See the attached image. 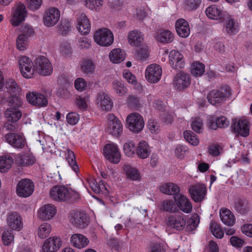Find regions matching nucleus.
<instances>
[{
    "mask_svg": "<svg viewBox=\"0 0 252 252\" xmlns=\"http://www.w3.org/2000/svg\"><path fill=\"white\" fill-rule=\"evenodd\" d=\"M161 209L170 213H175L178 211L176 203L172 200L163 201L161 203Z\"/></svg>",
    "mask_w": 252,
    "mask_h": 252,
    "instance_id": "37998d69",
    "label": "nucleus"
},
{
    "mask_svg": "<svg viewBox=\"0 0 252 252\" xmlns=\"http://www.w3.org/2000/svg\"><path fill=\"white\" fill-rule=\"evenodd\" d=\"M33 182L29 179L21 180L17 184L16 193L20 197L26 198L31 196L34 190Z\"/></svg>",
    "mask_w": 252,
    "mask_h": 252,
    "instance_id": "6e6552de",
    "label": "nucleus"
},
{
    "mask_svg": "<svg viewBox=\"0 0 252 252\" xmlns=\"http://www.w3.org/2000/svg\"><path fill=\"white\" fill-rule=\"evenodd\" d=\"M71 23L68 20H62L59 28L60 32L61 34H66L71 30Z\"/></svg>",
    "mask_w": 252,
    "mask_h": 252,
    "instance_id": "4d7b16f0",
    "label": "nucleus"
},
{
    "mask_svg": "<svg viewBox=\"0 0 252 252\" xmlns=\"http://www.w3.org/2000/svg\"><path fill=\"white\" fill-rule=\"evenodd\" d=\"M176 207L185 213H189L192 209V204L189 199L182 194H179L173 196Z\"/></svg>",
    "mask_w": 252,
    "mask_h": 252,
    "instance_id": "6ab92c4d",
    "label": "nucleus"
},
{
    "mask_svg": "<svg viewBox=\"0 0 252 252\" xmlns=\"http://www.w3.org/2000/svg\"><path fill=\"white\" fill-rule=\"evenodd\" d=\"M12 230H5L2 234V240L3 244L8 246L10 244L14 239V235L12 232Z\"/></svg>",
    "mask_w": 252,
    "mask_h": 252,
    "instance_id": "5fc2aeb1",
    "label": "nucleus"
},
{
    "mask_svg": "<svg viewBox=\"0 0 252 252\" xmlns=\"http://www.w3.org/2000/svg\"><path fill=\"white\" fill-rule=\"evenodd\" d=\"M103 154L106 158H121V154L118 145L114 143L106 144L103 149Z\"/></svg>",
    "mask_w": 252,
    "mask_h": 252,
    "instance_id": "393cba45",
    "label": "nucleus"
},
{
    "mask_svg": "<svg viewBox=\"0 0 252 252\" xmlns=\"http://www.w3.org/2000/svg\"><path fill=\"white\" fill-rule=\"evenodd\" d=\"M231 127L235 133L246 137L249 134V122L245 119L233 120Z\"/></svg>",
    "mask_w": 252,
    "mask_h": 252,
    "instance_id": "aec40b11",
    "label": "nucleus"
},
{
    "mask_svg": "<svg viewBox=\"0 0 252 252\" xmlns=\"http://www.w3.org/2000/svg\"><path fill=\"white\" fill-rule=\"evenodd\" d=\"M167 225L168 228L178 231L183 230L186 227V220L183 215H172L167 220Z\"/></svg>",
    "mask_w": 252,
    "mask_h": 252,
    "instance_id": "f3484780",
    "label": "nucleus"
},
{
    "mask_svg": "<svg viewBox=\"0 0 252 252\" xmlns=\"http://www.w3.org/2000/svg\"><path fill=\"white\" fill-rule=\"evenodd\" d=\"M103 4V0H84L85 6L91 10H97Z\"/></svg>",
    "mask_w": 252,
    "mask_h": 252,
    "instance_id": "de8ad7c7",
    "label": "nucleus"
},
{
    "mask_svg": "<svg viewBox=\"0 0 252 252\" xmlns=\"http://www.w3.org/2000/svg\"><path fill=\"white\" fill-rule=\"evenodd\" d=\"M149 57V51L148 46H143L140 49L137 50L136 53V58L138 60L143 61Z\"/></svg>",
    "mask_w": 252,
    "mask_h": 252,
    "instance_id": "bf43d9fd",
    "label": "nucleus"
},
{
    "mask_svg": "<svg viewBox=\"0 0 252 252\" xmlns=\"http://www.w3.org/2000/svg\"><path fill=\"white\" fill-rule=\"evenodd\" d=\"M7 101L9 107V108L11 107V109H18L19 108L22 106L23 104L22 99L17 94H11L7 98Z\"/></svg>",
    "mask_w": 252,
    "mask_h": 252,
    "instance_id": "a19ab883",
    "label": "nucleus"
},
{
    "mask_svg": "<svg viewBox=\"0 0 252 252\" xmlns=\"http://www.w3.org/2000/svg\"><path fill=\"white\" fill-rule=\"evenodd\" d=\"M21 28L22 33L21 34H24L28 38L32 35L34 32L33 28L27 24L23 25Z\"/></svg>",
    "mask_w": 252,
    "mask_h": 252,
    "instance_id": "774afa93",
    "label": "nucleus"
},
{
    "mask_svg": "<svg viewBox=\"0 0 252 252\" xmlns=\"http://www.w3.org/2000/svg\"><path fill=\"white\" fill-rule=\"evenodd\" d=\"M51 225L47 222H43L38 227L37 235L41 239H44L49 236L51 231Z\"/></svg>",
    "mask_w": 252,
    "mask_h": 252,
    "instance_id": "79ce46f5",
    "label": "nucleus"
},
{
    "mask_svg": "<svg viewBox=\"0 0 252 252\" xmlns=\"http://www.w3.org/2000/svg\"><path fill=\"white\" fill-rule=\"evenodd\" d=\"M127 39L132 46H139L144 40V35L140 31L133 30L128 32Z\"/></svg>",
    "mask_w": 252,
    "mask_h": 252,
    "instance_id": "c85d7f7f",
    "label": "nucleus"
},
{
    "mask_svg": "<svg viewBox=\"0 0 252 252\" xmlns=\"http://www.w3.org/2000/svg\"><path fill=\"white\" fill-rule=\"evenodd\" d=\"M113 87L116 94L120 96L124 95L126 93V89L121 81L115 80L113 83Z\"/></svg>",
    "mask_w": 252,
    "mask_h": 252,
    "instance_id": "6e6d98bb",
    "label": "nucleus"
},
{
    "mask_svg": "<svg viewBox=\"0 0 252 252\" xmlns=\"http://www.w3.org/2000/svg\"><path fill=\"white\" fill-rule=\"evenodd\" d=\"M87 86V82L84 79L82 78H78L75 80V88L77 91L79 92H82L84 91L86 89Z\"/></svg>",
    "mask_w": 252,
    "mask_h": 252,
    "instance_id": "e2e57ef3",
    "label": "nucleus"
},
{
    "mask_svg": "<svg viewBox=\"0 0 252 252\" xmlns=\"http://www.w3.org/2000/svg\"><path fill=\"white\" fill-rule=\"evenodd\" d=\"M19 64L21 73L26 78H31L34 72V64L30 58L26 56L19 58Z\"/></svg>",
    "mask_w": 252,
    "mask_h": 252,
    "instance_id": "9d476101",
    "label": "nucleus"
},
{
    "mask_svg": "<svg viewBox=\"0 0 252 252\" xmlns=\"http://www.w3.org/2000/svg\"><path fill=\"white\" fill-rule=\"evenodd\" d=\"M96 101L99 107L103 111H110L113 107V102L111 99L108 94L104 92H101L97 94Z\"/></svg>",
    "mask_w": 252,
    "mask_h": 252,
    "instance_id": "b1692460",
    "label": "nucleus"
},
{
    "mask_svg": "<svg viewBox=\"0 0 252 252\" xmlns=\"http://www.w3.org/2000/svg\"><path fill=\"white\" fill-rule=\"evenodd\" d=\"M176 32L178 34L183 38L189 36L190 33V28L188 22L183 19L177 20L175 23Z\"/></svg>",
    "mask_w": 252,
    "mask_h": 252,
    "instance_id": "a878e982",
    "label": "nucleus"
},
{
    "mask_svg": "<svg viewBox=\"0 0 252 252\" xmlns=\"http://www.w3.org/2000/svg\"><path fill=\"white\" fill-rule=\"evenodd\" d=\"M27 16V10L25 5L21 2L17 3L11 11L10 23L13 26H18L25 20Z\"/></svg>",
    "mask_w": 252,
    "mask_h": 252,
    "instance_id": "0eeeda50",
    "label": "nucleus"
},
{
    "mask_svg": "<svg viewBox=\"0 0 252 252\" xmlns=\"http://www.w3.org/2000/svg\"><path fill=\"white\" fill-rule=\"evenodd\" d=\"M60 11L56 7H50L46 10L43 16L45 26L51 27L55 26L60 18Z\"/></svg>",
    "mask_w": 252,
    "mask_h": 252,
    "instance_id": "4468645a",
    "label": "nucleus"
},
{
    "mask_svg": "<svg viewBox=\"0 0 252 252\" xmlns=\"http://www.w3.org/2000/svg\"><path fill=\"white\" fill-rule=\"evenodd\" d=\"M4 116L7 121L15 123L21 118L22 112L19 109L8 108L4 112Z\"/></svg>",
    "mask_w": 252,
    "mask_h": 252,
    "instance_id": "72a5a7b5",
    "label": "nucleus"
},
{
    "mask_svg": "<svg viewBox=\"0 0 252 252\" xmlns=\"http://www.w3.org/2000/svg\"><path fill=\"white\" fill-rule=\"evenodd\" d=\"M169 63L172 68L176 70L184 68L185 65L183 55L176 50H172L169 53Z\"/></svg>",
    "mask_w": 252,
    "mask_h": 252,
    "instance_id": "412c9836",
    "label": "nucleus"
},
{
    "mask_svg": "<svg viewBox=\"0 0 252 252\" xmlns=\"http://www.w3.org/2000/svg\"><path fill=\"white\" fill-rule=\"evenodd\" d=\"M5 139L7 142L14 148H23L26 144L25 137L17 133H8L5 135Z\"/></svg>",
    "mask_w": 252,
    "mask_h": 252,
    "instance_id": "5701e85b",
    "label": "nucleus"
},
{
    "mask_svg": "<svg viewBox=\"0 0 252 252\" xmlns=\"http://www.w3.org/2000/svg\"><path fill=\"white\" fill-rule=\"evenodd\" d=\"M199 222V217L197 214H193L191 218L186 222V228L187 231H192L194 230Z\"/></svg>",
    "mask_w": 252,
    "mask_h": 252,
    "instance_id": "a18cd8bd",
    "label": "nucleus"
},
{
    "mask_svg": "<svg viewBox=\"0 0 252 252\" xmlns=\"http://www.w3.org/2000/svg\"><path fill=\"white\" fill-rule=\"evenodd\" d=\"M124 151L127 157L132 156L135 151V145L131 141L126 142L124 145Z\"/></svg>",
    "mask_w": 252,
    "mask_h": 252,
    "instance_id": "052dcab7",
    "label": "nucleus"
},
{
    "mask_svg": "<svg viewBox=\"0 0 252 252\" xmlns=\"http://www.w3.org/2000/svg\"><path fill=\"white\" fill-rule=\"evenodd\" d=\"M62 246V240L60 237H50L46 239L42 247L44 252H57Z\"/></svg>",
    "mask_w": 252,
    "mask_h": 252,
    "instance_id": "4be33fe9",
    "label": "nucleus"
},
{
    "mask_svg": "<svg viewBox=\"0 0 252 252\" xmlns=\"http://www.w3.org/2000/svg\"><path fill=\"white\" fill-rule=\"evenodd\" d=\"M94 41L101 46H108L114 41V36L112 32L106 28L98 30L94 35Z\"/></svg>",
    "mask_w": 252,
    "mask_h": 252,
    "instance_id": "7ed1b4c3",
    "label": "nucleus"
},
{
    "mask_svg": "<svg viewBox=\"0 0 252 252\" xmlns=\"http://www.w3.org/2000/svg\"><path fill=\"white\" fill-rule=\"evenodd\" d=\"M160 190L167 195H178L180 191L179 187L173 183H166L160 187Z\"/></svg>",
    "mask_w": 252,
    "mask_h": 252,
    "instance_id": "473e14b6",
    "label": "nucleus"
},
{
    "mask_svg": "<svg viewBox=\"0 0 252 252\" xmlns=\"http://www.w3.org/2000/svg\"><path fill=\"white\" fill-rule=\"evenodd\" d=\"M70 222L76 227L84 228L89 223V218L87 214L83 211L73 210L69 216Z\"/></svg>",
    "mask_w": 252,
    "mask_h": 252,
    "instance_id": "20e7f679",
    "label": "nucleus"
},
{
    "mask_svg": "<svg viewBox=\"0 0 252 252\" xmlns=\"http://www.w3.org/2000/svg\"><path fill=\"white\" fill-rule=\"evenodd\" d=\"M189 190L191 199L195 202H199L204 200L207 193L206 186L201 183L190 185Z\"/></svg>",
    "mask_w": 252,
    "mask_h": 252,
    "instance_id": "9b49d317",
    "label": "nucleus"
},
{
    "mask_svg": "<svg viewBox=\"0 0 252 252\" xmlns=\"http://www.w3.org/2000/svg\"><path fill=\"white\" fill-rule=\"evenodd\" d=\"M79 120V115L75 112L69 113L66 116V120L67 123L71 125L76 124Z\"/></svg>",
    "mask_w": 252,
    "mask_h": 252,
    "instance_id": "69168bd1",
    "label": "nucleus"
},
{
    "mask_svg": "<svg viewBox=\"0 0 252 252\" xmlns=\"http://www.w3.org/2000/svg\"><path fill=\"white\" fill-rule=\"evenodd\" d=\"M147 126L152 133H157L159 131L158 124L154 120H149Z\"/></svg>",
    "mask_w": 252,
    "mask_h": 252,
    "instance_id": "338daca9",
    "label": "nucleus"
},
{
    "mask_svg": "<svg viewBox=\"0 0 252 252\" xmlns=\"http://www.w3.org/2000/svg\"><path fill=\"white\" fill-rule=\"evenodd\" d=\"M156 39L161 43H170L174 39V35L170 31L161 30L159 31L157 35Z\"/></svg>",
    "mask_w": 252,
    "mask_h": 252,
    "instance_id": "f704fd0d",
    "label": "nucleus"
},
{
    "mask_svg": "<svg viewBox=\"0 0 252 252\" xmlns=\"http://www.w3.org/2000/svg\"><path fill=\"white\" fill-rule=\"evenodd\" d=\"M210 229L212 233L215 237L218 239H221L223 237L224 232L223 230L216 222H211Z\"/></svg>",
    "mask_w": 252,
    "mask_h": 252,
    "instance_id": "8fccbe9b",
    "label": "nucleus"
},
{
    "mask_svg": "<svg viewBox=\"0 0 252 252\" xmlns=\"http://www.w3.org/2000/svg\"><path fill=\"white\" fill-rule=\"evenodd\" d=\"M53 67L49 60L45 57L39 56L34 60V72L42 76L50 75Z\"/></svg>",
    "mask_w": 252,
    "mask_h": 252,
    "instance_id": "39448f33",
    "label": "nucleus"
},
{
    "mask_svg": "<svg viewBox=\"0 0 252 252\" xmlns=\"http://www.w3.org/2000/svg\"><path fill=\"white\" fill-rule=\"evenodd\" d=\"M162 74L161 67L157 64H151L148 66L145 71V77L148 82L156 83L160 79Z\"/></svg>",
    "mask_w": 252,
    "mask_h": 252,
    "instance_id": "2eb2a0df",
    "label": "nucleus"
},
{
    "mask_svg": "<svg viewBox=\"0 0 252 252\" xmlns=\"http://www.w3.org/2000/svg\"><path fill=\"white\" fill-rule=\"evenodd\" d=\"M70 242L74 247L78 249L86 247L90 242L89 240L85 236L79 233L73 234L70 238Z\"/></svg>",
    "mask_w": 252,
    "mask_h": 252,
    "instance_id": "cd10ccee",
    "label": "nucleus"
},
{
    "mask_svg": "<svg viewBox=\"0 0 252 252\" xmlns=\"http://www.w3.org/2000/svg\"><path fill=\"white\" fill-rule=\"evenodd\" d=\"M126 103L129 107L134 110H138L142 105L140 97L134 94L128 95L126 99Z\"/></svg>",
    "mask_w": 252,
    "mask_h": 252,
    "instance_id": "e433bc0d",
    "label": "nucleus"
},
{
    "mask_svg": "<svg viewBox=\"0 0 252 252\" xmlns=\"http://www.w3.org/2000/svg\"><path fill=\"white\" fill-rule=\"evenodd\" d=\"M57 213V209L55 206L52 204H47L42 206L38 209V218L44 221L52 219Z\"/></svg>",
    "mask_w": 252,
    "mask_h": 252,
    "instance_id": "a211bd4d",
    "label": "nucleus"
},
{
    "mask_svg": "<svg viewBox=\"0 0 252 252\" xmlns=\"http://www.w3.org/2000/svg\"><path fill=\"white\" fill-rule=\"evenodd\" d=\"M78 193L71 189L63 185L52 187L49 192V196L52 200L58 202L73 200L78 197Z\"/></svg>",
    "mask_w": 252,
    "mask_h": 252,
    "instance_id": "f257e3e1",
    "label": "nucleus"
},
{
    "mask_svg": "<svg viewBox=\"0 0 252 252\" xmlns=\"http://www.w3.org/2000/svg\"><path fill=\"white\" fill-rule=\"evenodd\" d=\"M126 121L129 130L135 133L140 132L144 127L143 117L136 112L129 114L127 116Z\"/></svg>",
    "mask_w": 252,
    "mask_h": 252,
    "instance_id": "423d86ee",
    "label": "nucleus"
},
{
    "mask_svg": "<svg viewBox=\"0 0 252 252\" xmlns=\"http://www.w3.org/2000/svg\"><path fill=\"white\" fill-rule=\"evenodd\" d=\"M202 2V0H185L184 7L188 11H193L197 9Z\"/></svg>",
    "mask_w": 252,
    "mask_h": 252,
    "instance_id": "603ef678",
    "label": "nucleus"
},
{
    "mask_svg": "<svg viewBox=\"0 0 252 252\" xmlns=\"http://www.w3.org/2000/svg\"><path fill=\"white\" fill-rule=\"evenodd\" d=\"M5 87L7 91L11 94H17L21 91L20 87L13 79H10L7 80L5 84Z\"/></svg>",
    "mask_w": 252,
    "mask_h": 252,
    "instance_id": "c03bdc74",
    "label": "nucleus"
},
{
    "mask_svg": "<svg viewBox=\"0 0 252 252\" xmlns=\"http://www.w3.org/2000/svg\"><path fill=\"white\" fill-rule=\"evenodd\" d=\"M110 60L114 63L122 62L125 59V56L121 49L117 48L112 50L109 55Z\"/></svg>",
    "mask_w": 252,
    "mask_h": 252,
    "instance_id": "4c0bfd02",
    "label": "nucleus"
},
{
    "mask_svg": "<svg viewBox=\"0 0 252 252\" xmlns=\"http://www.w3.org/2000/svg\"><path fill=\"white\" fill-rule=\"evenodd\" d=\"M13 163L12 158H0V172H8Z\"/></svg>",
    "mask_w": 252,
    "mask_h": 252,
    "instance_id": "3c124183",
    "label": "nucleus"
},
{
    "mask_svg": "<svg viewBox=\"0 0 252 252\" xmlns=\"http://www.w3.org/2000/svg\"><path fill=\"white\" fill-rule=\"evenodd\" d=\"M106 130L109 134L116 137L120 136L123 132L122 122L112 114H109L108 116Z\"/></svg>",
    "mask_w": 252,
    "mask_h": 252,
    "instance_id": "1a4fd4ad",
    "label": "nucleus"
},
{
    "mask_svg": "<svg viewBox=\"0 0 252 252\" xmlns=\"http://www.w3.org/2000/svg\"><path fill=\"white\" fill-rule=\"evenodd\" d=\"M35 158H15V162L18 166H25L32 164Z\"/></svg>",
    "mask_w": 252,
    "mask_h": 252,
    "instance_id": "0e129e2a",
    "label": "nucleus"
},
{
    "mask_svg": "<svg viewBox=\"0 0 252 252\" xmlns=\"http://www.w3.org/2000/svg\"><path fill=\"white\" fill-rule=\"evenodd\" d=\"M220 216L222 222L226 225L232 226L235 223V216L228 209H221L220 212Z\"/></svg>",
    "mask_w": 252,
    "mask_h": 252,
    "instance_id": "7c9ffc66",
    "label": "nucleus"
},
{
    "mask_svg": "<svg viewBox=\"0 0 252 252\" xmlns=\"http://www.w3.org/2000/svg\"><path fill=\"white\" fill-rule=\"evenodd\" d=\"M81 67L84 73L89 74L94 72L95 65L92 60H86L82 62Z\"/></svg>",
    "mask_w": 252,
    "mask_h": 252,
    "instance_id": "49530a36",
    "label": "nucleus"
},
{
    "mask_svg": "<svg viewBox=\"0 0 252 252\" xmlns=\"http://www.w3.org/2000/svg\"><path fill=\"white\" fill-rule=\"evenodd\" d=\"M225 32L229 34H235L239 32V25L232 18L227 19L224 27Z\"/></svg>",
    "mask_w": 252,
    "mask_h": 252,
    "instance_id": "c9c22d12",
    "label": "nucleus"
},
{
    "mask_svg": "<svg viewBox=\"0 0 252 252\" xmlns=\"http://www.w3.org/2000/svg\"><path fill=\"white\" fill-rule=\"evenodd\" d=\"M77 22L78 30L81 34H87L90 32L91 24L85 14H81L77 18Z\"/></svg>",
    "mask_w": 252,
    "mask_h": 252,
    "instance_id": "bb28decb",
    "label": "nucleus"
},
{
    "mask_svg": "<svg viewBox=\"0 0 252 252\" xmlns=\"http://www.w3.org/2000/svg\"><path fill=\"white\" fill-rule=\"evenodd\" d=\"M232 91L229 86L222 85L219 89L210 91L207 94L208 101L213 105L220 106L229 97Z\"/></svg>",
    "mask_w": 252,
    "mask_h": 252,
    "instance_id": "f03ea898",
    "label": "nucleus"
},
{
    "mask_svg": "<svg viewBox=\"0 0 252 252\" xmlns=\"http://www.w3.org/2000/svg\"><path fill=\"white\" fill-rule=\"evenodd\" d=\"M190 82V75L187 73L181 71L175 76L173 81V85L175 89L182 91L189 87Z\"/></svg>",
    "mask_w": 252,
    "mask_h": 252,
    "instance_id": "f8f14e48",
    "label": "nucleus"
},
{
    "mask_svg": "<svg viewBox=\"0 0 252 252\" xmlns=\"http://www.w3.org/2000/svg\"><path fill=\"white\" fill-rule=\"evenodd\" d=\"M192 129L197 133H201L203 130L202 121L200 118H196L192 122Z\"/></svg>",
    "mask_w": 252,
    "mask_h": 252,
    "instance_id": "13d9d810",
    "label": "nucleus"
},
{
    "mask_svg": "<svg viewBox=\"0 0 252 252\" xmlns=\"http://www.w3.org/2000/svg\"><path fill=\"white\" fill-rule=\"evenodd\" d=\"M229 242L231 245L236 249L242 248L245 244V242L243 239L237 236L231 237Z\"/></svg>",
    "mask_w": 252,
    "mask_h": 252,
    "instance_id": "680f3d73",
    "label": "nucleus"
},
{
    "mask_svg": "<svg viewBox=\"0 0 252 252\" xmlns=\"http://www.w3.org/2000/svg\"><path fill=\"white\" fill-rule=\"evenodd\" d=\"M16 45L19 51L26 50L29 46V38L24 34H19L16 38Z\"/></svg>",
    "mask_w": 252,
    "mask_h": 252,
    "instance_id": "ea45409f",
    "label": "nucleus"
},
{
    "mask_svg": "<svg viewBox=\"0 0 252 252\" xmlns=\"http://www.w3.org/2000/svg\"><path fill=\"white\" fill-rule=\"evenodd\" d=\"M205 12L207 17L211 19H220L223 15L221 8L216 5L209 6L206 8Z\"/></svg>",
    "mask_w": 252,
    "mask_h": 252,
    "instance_id": "2f4dec72",
    "label": "nucleus"
},
{
    "mask_svg": "<svg viewBox=\"0 0 252 252\" xmlns=\"http://www.w3.org/2000/svg\"><path fill=\"white\" fill-rule=\"evenodd\" d=\"M26 97L28 102L33 106L41 107L46 106L48 104L46 97L36 92H29L26 94Z\"/></svg>",
    "mask_w": 252,
    "mask_h": 252,
    "instance_id": "dca6fc26",
    "label": "nucleus"
},
{
    "mask_svg": "<svg viewBox=\"0 0 252 252\" xmlns=\"http://www.w3.org/2000/svg\"><path fill=\"white\" fill-rule=\"evenodd\" d=\"M5 220L7 226L11 230L20 231L23 228L22 217L16 212L8 213Z\"/></svg>",
    "mask_w": 252,
    "mask_h": 252,
    "instance_id": "ddd939ff",
    "label": "nucleus"
},
{
    "mask_svg": "<svg viewBox=\"0 0 252 252\" xmlns=\"http://www.w3.org/2000/svg\"><path fill=\"white\" fill-rule=\"evenodd\" d=\"M205 71L204 65L200 63H194L192 64L191 73L194 76L202 75Z\"/></svg>",
    "mask_w": 252,
    "mask_h": 252,
    "instance_id": "864d4df0",
    "label": "nucleus"
},
{
    "mask_svg": "<svg viewBox=\"0 0 252 252\" xmlns=\"http://www.w3.org/2000/svg\"><path fill=\"white\" fill-rule=\"evenodd\" d=\"M136 153L138 156L141 158H148L151 153L150 148L145 141H141L137 148Z\"/></svg>",
    "mask_w": 252,
    "mask_h": 252,
    "instance_id": "58836bf2",
    "label": "nucleus"
},
{
    "mask_svg": "<svg viewBox=\"0 0 252 252\" xmlns=\"http://www.w3.org/2000/svg\"><path fill=\"white\" fill-rule=\"evenodd\" d=\"M123 170L124 173L128 179L133 181H139L141 180L140 173L136 168L129 164H125L123 166Z\"/></svg>",
    "mask_w": 252,
    "mask_h": 252,
    "instance_id": "c756f323",
    "label": "nucleus"
},
{
    "mask_svg": "<svg viewBox=\"0 0 252 252\" xmlns=\"http://www.w3.org/2000/svg\"><path fill=\"white\" fill-rule=\"evenodd\" d=\"M185 139L189 144L193 146H196L199 144V140L197 135L190 130H186L184 132Z\"/></svg>",
    "mask_w": 252,
    "mask_h": 252,
    "instance_id": "09e8293b",
    "label": "nucleus"
}]
</instances>
